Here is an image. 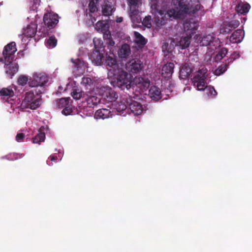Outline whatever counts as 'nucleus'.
Wrapping results in <instances>:
<instances>
[{"label":"nucleus","mask_w":252,"mask_h":252,"mask_svg":"<svg viewBox=\"0 0 252 252\" xmlns=\"http://www.w3.org/2000/svg\"><path fill=\"white\" fill-rule=\"evenodd\" d=\"M199 0H172V3L176 8H172L165 11L158 5L157 1H153L151 5L152 10L156 14L161 17L155 18V22L157 27L166 24L168 19H180L185 14H193L203 8L198 2Z\"/></svg>","instance_id":"obj_1"},{"label":"nucleus","mask_w":252,"mask_h":252,"mask_svg":"<svg viewBox=\"0 0 252 252\" xmlns=\"http://www.w3.org/2000/svg\"><path fill=\"white\" fill-rule=\"evenodd\" d=\"M16 51L15 42H11L4 47L2 52L6 68L5 72L11 78L17 72L19 69L18 63L13 62L15 58L14 54Z\"/></svg>","instance_id":"obj_2"},{"label":"nucleus","mask_w":252,"mask_h":252,"mask_svg":"<svg viewBox=\"0 0 252 252\" xmlns=\"http://www.w3.org/2000/svg\"><path fill=\"white\" fill-rule=\"evenodd\" d=\"M206 72L207 69L206 68H202L199 70L192 78V82L198 91H204L206 89L208 95L216 96L217 94V92L214 88L211 86L208 87L207 85L206 79L207 75Z\"/></svg>","instance_id":"obj_3"},{"label":"nucleus","mask_w":252,"mask_h":252,"mask_svg":"<svg viewBox=\"0 0 252 252\" xmlns=\"http://www.w3.org/2000/svg\"><path fill=\"white\" fill-rule=\"evenodd\" d=\"M42 90L35 88L25 94V97L22 101L21 106L22 108H29L34 110L38 108L41 103Z\"/></svg>","instance_id":"obj_4"},{"label":"nucleus","mask_w":252,"mask_h":252,"mask_svg":"<svg viewBox=\"0 0 252 252\" xmlns=\"http://www.w3.org/2000/svg\"><path fill=\"white\" fill-rule=\"evenodd\" d=\"M113 74L116 76L114 82V86H117L122 90H128L131 87V82L126 71L118 68L117 70H113Z\"/></svg>","instance_id":"obj_5"},{"label":"nucleus","mask_w":252,"mask_h":252,"mask_svg":"<svg viewBox=\"0 0 252 252\" xmlns=\"http://www.w3.org/2000/svg\"><path fill=\"white\" fill-rule=\"evenodd\" d=\"M58 22V14L51 12L45 13L43 16V23L45 27L39 29V36H46L48 34V31L54 28Z\"/></svg>","instance_id":"obj_6"},{"label":"nucleus","mask_w":252,"mask_h":252,"mask_svg":"<svg viewBox=\"0 0 252 252\" xmlns=\"http://www.w3.org/2000/svg\"><path fill=\"white\" fill-rule=\"evenodd\" d=\"M48 81V77L45 74L34 73L32 77L30 78L29 85L31 87L37 88L38 86H43Z\"/></svg>","instance_id":"obj_7"},{"label":"nucleus","mask_w":252,"mask_h":252,"mask_svg":"<svg viewBox=\"0 0 252 252\" xmlns=\"http://www.w3.org/2000/svg\"><path fill=\"white\" fill-rule=\"evenodd\" d=\"M134 83L135 84L131 86L132 89H135V91L139 94L143 93L149 87L150 85V81L148 79L142 77L135 78Z\"/></svg>","instance_id":"obj_8"},{"label":"nucleus","mask_w":252,"mask_h":252,"mask_svg":"<svg viewBox=\"0 0 252 252\" xmlns=\"http://www.w3.org/2000/svg\"><path fill=\"white\" fill-rule=\"evenodd\" d=\"M100 92L102 97L108 102L115 101L118 98L117 93L109 87H101Z\"/></svg>","instance_id":"obj_9"},{"label":"nucleus","mask_w":252,"mask_h":252,"mask_svg":"<svg viewBox=\"0 0 252 252\" xmlns=\"http://www.w3.org/2000/svg\"><path fill=\"white\" fill-rule=\"evenodd\" d=\"M125 67L126 70L129 72L136 74L143 68V65L141 61L132 59L126 63Z\"/></svg>","instance_id":"obj_10"},{"label":"nucleus","mask_w":252,"mask_h":252,"mask_svg":"<svg viewBox=\"0 0 252 252\" xmlns=\"http://www.w3.org/2000/svg\"><path fill=\"white\" fill-rule=\"evenodd\" d=\"M198 42L200 45L202 46H216L218 43L217 39L211 34L200 36L198 39Z\"/></svg>","instance_id":"obj_11"},{"label":"nucleus","mask_w":252,"mask_h":252,"mask_svg":"<svg viewBox=\"0 0 252 252\" xmlns=\"http://www.w3.org/2000/svg\"><path fill=\"white\" fill-rule=\"evenodd\" d=\"M61 105L62 107H64L62 110V113L67 116L71 115L73 112L72 107L71 104H69L68 99L66 98H62L59 100V105Z\"/></svg>","instance_id":"obj_12"},{"label":"nucleus","mask_w":252,"mask_h":252,"mask_svg":"<svg viewBox=\"0 0 252 252\" xmlns=\"http://www.w3.org/2000/svg\"><path fill=\"white\" fill-rule=\"evenodd\" d=\"M129 16L133 24L138 25L141 23V17L140 16V8H129Z\"/></svg>","instance_id":"obj_13"},{"label":"nucleus","mask_w":252,"mask_h":252,"mask_svg":"<svg viewBox=\"0 0 252 252\" xmlns=\"http://www.w3.org/2000/svg\"><path fill=\"white\" fill-rule=\"evenodd\" d=\"M131 54L130 46L126 43L123 44L118 51L119 57L121 59H126Z\"/></svg>","instance_id":"obj_14"},{"label":"nucleus","mask_w":252,"mask_h":252,"mask_svg":"<svg viewBox=\"0 0 252 252\" xmlns=\"http://www.w3.org/2000/svg\"><path fill=\"white\" fill-rule=\"evenodd\" d=\"M175 45L176 44L174 39L169 38L164 41L162 45V50L165 56H167L169 53L172 52L174 49Z\"/></svg>","instance_id":"obj_15"},{"label":"nucleus","mask_w":252,"mask_h":252,"mask_svg":"<svg viewBox=\"0 0 252 252\" xmlns=\"http://www.w3.org/2000/svg\"><path fill=\"white\" fill-rule=\"evenodd\" d=\"M102 51H94L90 55L89 58L92 62L95 65H100L102 63L104 57Z\"/></svg>","instance_id":"obj_16"},{"label":"nucleus","mask_w":252,"mask_h":252,"mask_svg":"<svg viewBox=\"0 0 252 252\" xmlns=\"http://www.w3.org/2000/svg\"><path fill=\"white\" fill-rule=\"evenodd\" d=\"M101 7L102 14L105 16L111 15L115 10L112 3L108 0H104Z\"/></svg>","instance_id":"obj_17"},{"label":"nucleus","mask_w":252,"mask_h":252,"mask_svg":"<svg viewBox=\"0 0 252 252\" xmlns=\"http://www.w3.org/2000/svg\"><path fill=\"white\" fill-rule=\"evenodd\" d=\"M244 36V32L241 29L235 31L230 37V41L233 43H240Z\"/></svg>","instance_id":"obj_18"},{"label":"nucleus","mask_w":252,"mask_h":252,"mask_svg":"<svg viewBox=\"0 0 252 252\" xmlns=\"http://www.w3.org/2000/svg\"><path fill=\"white\" fill-rule=\"evenodd\" d=\"M128 107L131 112L134 115H139L143 112V106L140 102L136 101L130 100V103L128 104Z\"/></svg>","instance_id":"obj_19"},{"label":"nucleus","mask_w":252,"mask_h":252,"mask_svg":"<svg viewBox=\"0 0 252 252\" xmlns=\"http://www.w3.org/2000/svg\"><path fill=\"white\" fill-rule=\"evenodd\" d=\"M148 95L152 100L155 101H158L162 97L160 89L155 86H153L150 88Z\"/></svg>","instance_id":"obj_20"},{"label":"nucleus","mask_w":252,"mask_h":252,"mask_svg":"<svg viewBox=\"0 0 252 252\" xmlns=\"http://www.w3.org/2000/svg\"><path fill=\"white\" fill-rule=\"evenodd\" d=\"M174 64L172 63H169L165 65L162 68L161 75L164 78L170 77L174 71Z\"/></svg>","instance_id":"obj_21"},{"label":"nucleus","mask_w":252,"mask_h":252,"mask_svg":"<svg viewBox=\"0 0 252 252\" xmlns=\"http://www.w3.org/2000/svg\"><path fill=\"white\" fill-rule=\"evenodd\" d=\"M184 28L185 31H190V32H189V33L190 35L193 34L194 32L197 30L198 27L199 26V24L198 22L196 21H191L190 20L189 21H186L184 22L183 24Z\"/></svg>","instance_id":"obj_22"},{"label":"nucleus","mask_w":252,"mask_h":252,"mask_svg":"<svg viewBox=\"0 0 252 252\" xmlns=\"http://www.w3.org/2000/svg\"><path fill=\"white\" fill-rule=\"evenodd\" d=\"M85 99L89 107L96 106L100 101V98L94 95L86 94Z\"/></svg>","instance_id":"obj_23"},{"label":"nucleus","mask_w":252,"mask_h":252,"mask_svg":"<svg viewBox=\"0 0 252 252\" xmlns=\"http://www.w3.org/2000/svg\"><path fill=\"white\" fill-rule=\"evenodd\" d=\"M111 115L110 110L106 108L99 109L95 113V116L97 118L102 119L108 118Z\"/></svg>","instance_id":"obj_24"},{"label":"nucleus","mask_w":252,"mask_h":252,"mask_svg":"<svg viewBox=\"0 0 252 252\" xmlns=\"http://www.w3.org/2000/svg\"><path fill=\"white\" fill-rule=\"evenodd\" d=\"M37 32V27L36 25H29L24 30V34L27 37H32L35 36Z\"/></svg>","instance_id":"obj_25"},{"label":"nucleus","mask_w":252,"mask_h":252,"mask_svg":"<svg viewBox=\"0 0 252 252\" xmlns=\"http://www.w3.org/2000/svg\"><path fill=\"white\" fill-rule=\"evenodd\" d=\"M95 28L98 31H100L103 34L110 32L109 31V25L105 21H98L95 24Z\"/></svg>","instance_id":"obj_26"},{"label":"nucleus","mask_w":252,"mask_h":252,"mask_svg":"<svg viewBox=\"0 0 252 252\" xmlns=\"http://www.w3.org/2000/svg\"><path fill=\"white\" fill-rule=\"evenodd\" d=\"M135 42L140 48L143 47L146 43V39L138 32H134Z\"/></svg>","instance_id":"obj_27"},{"label":"nucleus","mask_w":252,"mask_h":252,"mask_svg":"<svg viewBox=\"0 0 252 252\" xmlns=\"http://www.w3.org/2000/svg\"><path fill=\"white\" fill-rule=\"evenodd\" d=\"M191 36H187L181 38L178 43L176 44L180 47L181 49H184L188 47L190 43Z\"/></svg>","instance_id":"obj_28"},{"label":"nucleus","mask_w":252,"mask_h":252,"mask_svg":"<svg viewBox=\"0 0 252 252\" xmlns=\"http://www.w3.org/2000/svg\"><path fill=\"white\" fill-rule=\"evenodd\" d=\"M250 5L248 3H239L236 7V10L238 14L245 15L250 9Z\"/></svg>","instance_id":"obj_29"},{"label":"nucleus","mask_w":252,"mask_h":252,"mask_svg":"<svg viewBox=\"0 0 252 252\" xmlns=\"http://www.w3.org/2000/svg\"><path fill=\"white\" fill-rule=\"evenodd\" d=\"M71 62L73 63V67L80 73H83L85 67L86 66V63L82 62L80 59H77L76 61L71 59Z\"/></svg>","instance_id":"obj_30"},{"label":"nucleus","mask_w":252,"mask_h":252,"mask_svg":"<svg viewBox=\"0 0 252 252\" xmlns=\"http://www.w3.org/2000/svg\"><path fill=\"white\" fill-rule=\"evenodd\" d=\"M129 8H141L142 5V0H126Z\"/></svg>","instance_id":"obj_31"},{"label":"nucleus","mask_w":252,"mask_h":252,"mask_svg":"<svg viewBox=\"0 0 252 252\" xmlns=\"http://www.w3.org/2000/svg\"><path fill=\"white\" fill-rule=\"evenodd\" d=\"M130 103V101H128L127 99L126 100H124L123 99L122 101L118 102L117 104L116 105V108L118 112H122L124 110H125L127 107H128V104Z\"/></svg>","instance_id":"obj_32"},{"label":"nucleus","mask_w":252,"mask_h":252,"mask_svg":"<svg viewBox=\"0 0 252 252\" xmlns=\"http://www.w3.org/2000/svg\"><path fill=\"white\" fill-rule=\"evenodd\" d=\"M105 63L107 66H108L110 67H112L114 70H116V68H117L118 67V64H117V61L116 59L114 58H113L110 56H108L106 57L105 60Z\"/></svg>","instance_id":"obj_33"},{"label":"nucleus","mask_w":252,"mask_h":252,"mask_svg":"<svg viewBox=\"0 0 252 252\" xmlns=\"http://www.w3.org/2000/svg\"><path fill=\"white\" fill-rule=\"evenodd\" d=\"M228 53V50L224 47L221 48L215 57V61L220 62Z\"/></svg>","instance_id":"obj_34"},{"label":"nucleus","mask_w":252,"mask_h":252,"mask_svg":"<svg viewBox=\"0 0 252 252\" xmlns=\"http://www.w3.org/2000/svg\"><path fill=\"white\" fill-rule=\"evenodd\" d=\"M71 96L74 99L78 100L81 98H85L86 94H85L83 91L80 90L79 89H75L71 93Z\"/></svg>","instance_id":"obj_35"},{"label":"nucleus","mask_w":252,"mask_h":252,"mask_svg":"<svg viewBox=\"0 0 252 252\" xmlns=\"http://www.w3.org/2000/svg\"><path fill=\"white\" fill-rule=\"evenodd\" d=\"M93 42L94 46V51H103L104 50L102 41L98 38H94L93 39Z\"/></svg>","instance_id":"obj_36"},{"label":"nucleus","mask_w":252,"mask_h":252,"mask_svg":"<svg viewBox=\"0 0 252 252\" xmlns=\"http://www.w3.org/2000/svg\"><path fill=\"white\" fill-rule=\"evenodd\" d=\"M103 36L106 43L108 46L113 47L115 45V43L112 38L110 32L105 33L103 34Z\"/></svg>","instance_id":"obj_37"},{"label":"nucleus","mask_w":252,"mask_h":252,"mask_svg":"<svg viewBox=\"0 0 252 252\" xmlns=\"http://www.w3.org/2000/svg\"><path fill=\"white\" fill-rule=\"evenodd\" d=\"M228 63L219 66L214 71L215 75L219 76L223 73L228 68Z\"/></svg>","instance_id":"obj_38"},{"label":"nucleus","mask_w":252,"mask_h":252,"mask_svg":"<svg viewBox=\"0 0 252 252\" xmlns=\"http://www.w3.org/2000/svg\"><path fill=\"white\" fill-rule=\"evenodd\" d=\"M0 95L11 97L14 95V92L12 89L10 88H2L0 91Z\"/></svg>","instance_id":"obj_39"},{"label":"nucleus","mask_w":252,"mask_h":252,"mask_svg":"<svg viewBox=\"0 0 252 252\" xmlns=\"http://www.w3.org/2000/svg\"><path fill=\"white\" fill-rule=\"evenodd\" d=\"M46 43L48 48H53L57 45V39L55 36H51L46 40Z\"/></svg>","instance_id":"obj_40"},{"label":"nucleus","mask_w":252,"mask_h":252,"mask_svg":"<svg viewBox=\"0 0 252 252\" xmlns=\"http://www.w3.org/2000/svg\"><path fill=\"white\" fill-rule=\"evenodd\" d=\"M30 81L28 76L25 75H20L17 79V83L18 85L24 86L26 85L28 82Z\"/></svg>","instance_id":"obj_41"},{"label":"nucleus","mask_w":252,"mask_h":252,"mask_svg":"<svg viewBox=\"0 0 252 252\" xmlns=\"http://www.w3.org/2000/svg\"><path fill=\"white\" fill-rule=\"evenodd\" d=\"M45 138L44 132H40L32 138V142L34 143H40L44 141Z\"/></svg>","instance_id":"obj_42"},{"label":"nucleus","mask_w":252,"mask_h":252,"mask_svg":"<svg viewBox=\"0 0 252 252\" xmlns=\"http://www.w3.org/2000/svg\"><path fill=\"white\" fill-rule=\"evenodd\" d=\"M97 0H91L89 4V11L91 13H94L97 11Z\"/></svg>","instance_id":"obj_43"},{"label":"nucleus","mask_w":252,"mask_h":252,"mask_svg":"<svg viewBox=\"0 0 252 252\" xmlns=\"http://www.w3.org/2000/svg\"><path fill=\"white\" fill-rule=\"evenodd\" d=\"M151 20V16L148 15L146 16L142 21H141V23L144 27L150 28L152 27Z\"/></svg>","instance_id":"obj_44"},{"label":"nucleus","mask_w":252,"mask_h":252,"mask_svg":"<svg viewBox=\"0 0 252 252\" xmlns=\"http://www.w3.org/2000/svg\"><path fill=\"white\" fill-rule=\"evenodd\" d=\"M191 69L189 67L186 66H184L180 70V74L184 77H188L190 73Z\"/></svg>","instance_id":"obj_45"},{"label":"nucleus","mask_w":252,"mask_h":252,"mask_svg":"<svg viewBox=\"0 0 252 252\" xmlns=\"http://www.w3.org/2000/svg\"><path fill=\"white\" fill-rule=\"evenodd\" d=\"M93 80L90 78V77H83L81 81V84L83 86H84L85 87H87V86L88 87H91L92 85H93Z\"/></svg>","instance_id":"obj_46"},{"label":"nucleus","mask_w":252,"mask_h":252,"mask_svg":"<svg viewBox=\"0 0 252 252\" xmlns=\"http://www.w3.org/2000/svg\"><path fill=\"white\" fill-rule=\"evenodd\" d=\"M239 57V53L237 52H234L232 54H231L230 57L227 59L228 64L233 62L234 60L238 59Z\"/></svg>","instance_id":"obj_47"},{"label":"nucleus","mask_w":252,"mask_h":252,"mask_svg":"<svg viewBox=\"0 0 252 252\" xmlns=\"http://www.w3.org/2000/svg\"><path fill=\"white\" fill-rule=\"evenodd\" d=\"M23 156V154H13L12 155L11 154L7 157L8 160H17L18 158H22Z\"/></svg>","instance_id":"obj_48"},{"label":"nucleus","mask_w":252,"mask_h":252,"mask_svg":"<svg viewBox=\"0 0 252 252\" xmlns=\"http://www.w3.org/2000/svg\"><path fill=\"white\" fill-rule=\"evenodd\" d=\"M25 137V134L23 133H19L16 135L15 139L18 142H21L23 141Z\"/></svg>","instance_id":"obj_49"},{"label":"nucleus","mask_w":252,"mask_h":252,"mask_svg":"<svg viewBox=\"0 0 252 252\" xmlns=\"http://www.w3.org/2000/svg\"><path fill=\"white\" fill-rule=\"evenodd\" d=\"M239 25V22L237 21H233L229 23L228 26L233 29H235Z\"/></svg>","instance_id":"obj_50"},{"label":"nucleus","mask_w":252,"mask_h":252,"mask_svg":"<svg viewBox=\"0 0 252 252\" xmlns=\"http://www.w3.org/2000/svg\"><path fill=\"white\" fill-rule=\"evenodd\" d=\"M49 158L50 159L51 161H53L57 159V157L54 156H51L49 157Z\"/></svg>","instance_id":"obj_51"},{"label":"nucleus","mask_w":252,"mask_h":252,"mask_svg":"<svg viewBox=\"0 0 252 252\" xmlns=\"http://www.w3.org/2000/svg\"><path fill=\"white\" fill-rule=\"evenodd\" d=\"M123 18L122 17H117V19H116V22L117 23H121L123 21Z\"/></svg>","instance_id":"obj_52"},{"label":"nucleus","mask_w":252,"mask_h":252,"mask_svg":"<svg viewBox=\"0 0 252 252\" xmlns=\"http://www.w3.org/2000/svg\"><path fill=\"white\" fill-rule=\"evenodd\" d=\"M47 163L49 165H50V166H51V165H52V163H50V162H49V161L48 160H47Z\"/></svg>","instance_id":"obj_53"}]
</instances>
